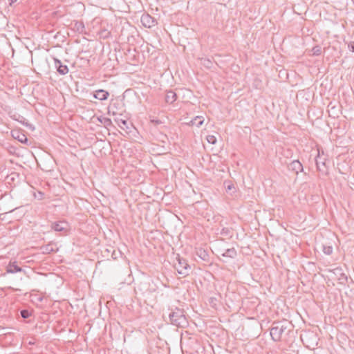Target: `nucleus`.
<instances>
[{
	"label": "nucleus",
	"instance_id": "obj_1",
	"mask_svg": "<svg viewBox=\"0 0 354 354\" xmlns=\"http://www.w3.org/2000/svg\"><path fill=\"white\" fill-rule=\"evenodd\" d=\"M292 328V326L286 320L274 322L270 332L272 339L274 342L280 341L282 335L288 334Z\"/></svg>",
	"mask_w": 354,
	"mask_h": 354
},
{
	"label": "nucleus",
	"instance_id": "obj_9",
	"mask_svg": "<svg viewBox=\"0 0 354 354\" xmlns=\"http://www.w3.org/2000/svg\"><path fill=\"white\" fill-rule=\"evenodd\" d=\"M288 169L295 171L298 174L299 171H303V165L299 160H293L288 165Z\"/></svg>",
	"mask_w": 354,
	"mask_h": 354
},
{
	"label": "nucleus",
	"instance_id": "obj_10",
	"mask_svg": "<svg viewBox=\"0 0 354 354\" xmlns=\"http://www.w3.org/2000/svg\"><path fill=\"white\" fill-rule=\"evenodd\" d=\"M12 136L21 143H26L28 138L26 136L18 130L12 131Z\"/></svg>",
	"mask_w": 354,
	"mask_h": 354
},
{
	"label": "nucleus",
	"instance_id": "obj_12",
	"mask_svg": "<svg viewBox=\"0 0 354 354\" xmlns=\"http://www.w3.org/2000/svg\"><path fill=\"white\" fill-rule=\"evenodd\" d=\"M109 96V93L103 89H99L97 91H95V92L93 93L94 98L97 99L99 100H107Z\"/></svg>",
	"mask_w": 354,
	"mask_h": 354
},
{
	"label": "nucleus",
	"instance_id": "obj_8",
	"mask_svg": "<svg viewBox=\"0 0 354 354\" xmlns=\"http://www.w3.org/2000/svg\"><path fill=\"white\" fill-rule=\"evenodd\" d=\"M6 272L7 273H16V272H24L25 273V270H24L21 267L17 265V261L10 262L9 264L6 267Z\"/></svg>",
	"mask_w": 354,
	"mask_h": 354
},
{
	"label": "nucleus",
	"instance_id": "obj_13",
	"mask_svg": "<svg viewBox=\"0 0 354 354\" xmlns=\"http://www.w3.org/2000/svg\"><path fill=\"white\" fill-rule=\"evenodd\" d=\"M177 100L176 93L170 90L166 92L165 95V102L167 104H173Z\"/></svg>",
	"mask_w": 354,
	"mask_h": 354
},
{
	"label": "nucleus",
	"instance_id": "obj_25",
	"mask_svg": "<svg viewBox=\"0 0 354 354\" xmlns=\"http://www.w3.org/2000/svg\"><path fill=\"white\" fill-rule=\"evenodd\" d=\"M207 141L212 144L214 145L216 142V138L213 135H208L206 138Z\"/></svg>",
	"mask_w": 354,
	"mask_h": 354
},
{
	"label": "nucleus",
	"instance_id": "obj_11",
	"mask_svg": "<svg viewBox=\"0 0 354 354\" xmlns=\"http://www.w3.org/2000/svg\"><path fill=\"white\" fill-rule=\"evenodd\" d=\"M319 156H320V151L318 149V154H317V156L316 157V159H315L317 169V170L319 171H320V172H322L323 174H327V170H326V168L325 162L324 161L319 160Z\"/></svg>",
	"mask_w": 354,
	"mask_h": 354
},
{
	"label": "nucleus",
	"instance_id": "obj_2",
	"mask_svg": "<svg viewBox=\"0 0 354 354\" xmlns=\"http://www.w3.org/2000/svg\"><path fill=\"white\" fill-rule=\"evenodd\" d=\"M168 310H171L169 314V319L171 324L181 328L187 325V320L183 309L178 307H169Z\"/></svg>",
	"mask_w": 354,
	"mask_h": 354
},
{
	"label": "nucleus",
	"instance_id": "obj_19",
	"mask_svg": "<svg viewBox=\"0 0 354 354\" xmlns=\"http://www.w3.org/2000/svg\"><path fill=\"white\" fill-rule=\"evenodd\" d=\"M220 234L223 236L232 237V229L228 228V227H223L221 229V230L220 232Z\"/></svg>",
	"mask_w": 354,
	"mask_h": 354
},
{
	"label": "nucleus",
	"instance_id": "obj_15",
	"mask_svg": "<svg viewBox=\"0 0 354 354\" xmlns=\"http://www.w3.org/2000/svg\"><path fill=\"white\" fill-rule=\"evenodd\" d=\"M115 120V122H117L118 125L120 127V129H122V130L126 131L127 133L129 132L128 130L130 129V127H129V123H128V122L126 120L116 119Z\"/></svg>",
	"mask_w": 354,
	"mask_h": 354
},
{
	"label": "nucleus",
	"instance_id": "obj_4",
	"mask_svg": "<svg viewBox=\"0 0 354 354\" xmlns=\"http://www.w3.org/2000/svg\"><path fill=\"white\" fill-rule=\"evenodd\" d=\"M333 273L336 277L340 284H345L348 281L347 275L343 272L340 267H337L333 270Z\"/></svg>",
	"mask_w": 354,
	"mask_h": 354
},
{
	"label": "nucleus",
	"instance_id": "obj_16",
	"mask_svg": "<svg viewBox=\"0 0 354 354\" xmlns=\"http://www.w3.org/2000/svg\"><path fill=\"white\" fill-rule=\"evenodd\" d=\"M204 122V119L201 116H196L193 120H192L189 122V124L192 126H196L197 127H200Z\"/></svg>",
	"mask_w": 354,
	"mask_h": 354
},
{
	"label": "nucleus",
	"instance_id": "obj_28",
	"mask_svg": "<svg viewBox=\"0 0 354 354\" xmlns=\"http://www.w3.org/2000/svg\"><path fill=\"white\" fill-rule=\"evenodd\" d=\"M17 209V207L13 208V209H12L11 210H10L9 212H13V211H14L15 209Z\"/></svg>",
	"mask_w": 354,
	"mask_h": 354
},
{
	"label": "nucleus",
	"instance_id": "obj_20",
	"mask_svg": "<svg viewBox=\"0 0 354 354\" xmlns=\"http://www.w3.org/2000/svg\"><path fill=\"white\" fill-rule=\"evenodd\" d=\"M196 254L197 255L203 260L204 261H207V259H208V254L207 253V252L204 250H202V249H199L197 252H196Z\"/></svg>",
	"mask_w": 354,
	"mask_h": 354
},
{
	"label": "nucleus",
	"instance_id": "obj_24",
	"mask_svg": "<svg viewBox=\"0 0 354 354\" xmlns=\"http://www.w3.org/2000/svg\"><path fill=\"white\" fill-rule=\"evenodd\" d=\"M224 184H225V189L227 192L235 189V187L233 183H232L230 182H228V183L225 182Z\"/></svg>",
	"mask_w": 354,
	"mask_h": 354
},
{
	"label": "nucleus",
	"instance_id": "obj_23",
	"mask_svg": "<svg viewBox=\"0 0 354 354\" xmlns=\"http://www.w3.org/2000/svg\"><path fill=\"white\" fill-rule=\"evenodd\" d=\"M20 315L24 319H27L31 316V313L26 309H23L20 311Z\"/></svg>",
	"mask_w": 354,
	"mask_h": 354
},
{
	"label": "nucleus",
	"instance_id": "obj_22",
	"mask_svg": "<svg viewBox=\"0 0 354 354\" xmlns=\"http://www.w3.org/2000/svg\"><path fill=\"white\" fill-rule=\"evenodd\" d=\"M333 247L330 245H323V252L327 255H330L333 253Z\"/></svg>",
	"mask_w": 354,
	"mask_h": 354
},
{
	"label": "nucleus",
	"instance_id": "obj_21",
	"mask_svg": "<svg viewBox=\"0 0 354 354\" xmlns=\"http://www.w3.org/2000/svg\"><path fill=\"white\" fill-rule=\"evenodd\" d=\"M313 55H319L322 53V47L320 46H315L311 50Z\"/></svg>",
	"mask_w": 354,
	"mask_h": 354
},
{
	"label": "nucleus",
	"instance_id": "obj_6",
	"mask_svg": "<svg viewBox=\"0 0 354 354\" xmlns=\"http://www.w3.org/2000/svg\"><path fill=\"white\" fill-rule=\"evenodd\" d=\"M140 21L146 28H151L157 24L156 19L149 14H143L141 17Z\"/></svg>",
	"mask_w": 354,
	"mask_h": 354
},
{
	"label": "nucleus",
	"instance_id": "obj_27",
	"mask_svg": "<svg viewBox=\"0 0 354 354\" xmlns=\"http://www.w3.org/2000/svg\"><path fill=\"white\" fill-rule=\"evenodd\" d=\"M348 46L351 51L354 52V41L349 43Z\"/></svg>",
	"mask_w": 354,
	"mask_h": 354
},
{
	"label": "nucleus",
	"instance_id": "obj_26",
	"mask_svg": "<svg viewBox=\"0 0 354 354\" xmlns=\"http://www.w3.org/2000/svg\"><path fill=\"white\" fill-rule=\"evenodd\" d=\"M151 123L153 124L154 126L157 127L161 124H162V122L160 120L158 119H151L150 120Z\"/></svg>",
	"mask_w": 354,
	"mask_h": 354
},
{
	"label": "nucleus",
	"instance_id": "obj_5",
	"mask_svg": "<svg viewBox=\"0 0 354 354\" xmlns=\"http://www.w3.org/2000/svg\"><path fill=\"white\" fill-rule=\"evenodd\" d=\"M68 224L64 221L54 222L51 224V228L56 232L66 233L68 230Z\"/></svg>",
	"mask_w": 354,
	"mask_h": 354
},
{
	"label": "nucleus",
	"instance_id": "obj_17",
	"mask_svg": "<svg viewBox=\"0 0 354 354\" xmlns=\"http://www.w3.org/2000/svg\"><path fill=\"white\" fill-rule=\"evenodd\" d=\"M41 250L42 251V253L44 254H50L51 252L55 251V250L54 249V244L52 243H50L44 246H42L41 248Z\"/></svg>",
	"mask_w": 354,
	"mask_h": 354
},
{
	"label": "nucleus",
	"instance_id": "obj_7",
	"mask_svg": "<svg viewBox=\"0 0 354 354\" xmlns=\"http://www.w3.org/2000/svg\"><path fill=\"white\" fill-rule=\"evenodd\" d=\"M55 67L60 75H66L68 73V68L64 65L57 58H54Z\"/></svg>",
	"mask_w": 354,
	"mask_h": 354
},
{
	"label": "nucleus",
	"instance_id": "obj_14",
	"mask_svg": "<svg viewBox=\"0 0 354 354\" xmlns=\"http://www.w3.org/2000/svg\"><path fill=\"white\" fill-rule=\"evenodd\" d=\"M221 255L223 257L234 259L237 255V252L234 248H232L225 250Z\"/></svg>",
	"mask_w": 354,
	"mask_h": 354
},
{
	"label": "nucleus",
	"instance_id": "obj_3",
	"mask_svg": "<svg viewBox=\"0 0 354 354\" xmlns=\"http://www.w3.org/2000/svg\"><path fill=\"white\" fill-rule=\"evenodd\" d=\"M175 268L180 274L185 277L189 274L190 266L185 259H180L178 257V263L175 264Z\"/></svg>",
	"mask_w": 354,
	"mask_h": 354
},
{
	"label": "nucleus",
	"instance_id": "obj_18",
	"mask_svg": "<svg viewBox=\"0 0 354 354\" xmlns=\"http://www.w3.org/2000/svg\"><path fill=\"white\" fill-rule=\"evenodd\" d=\"M98 121L102 124L105 127H108L112 124L111 119L104 117H100L97 118Z\"/></svg>",
	"mask_w": 354,
	"mask_h": 354
}]
</instances>
